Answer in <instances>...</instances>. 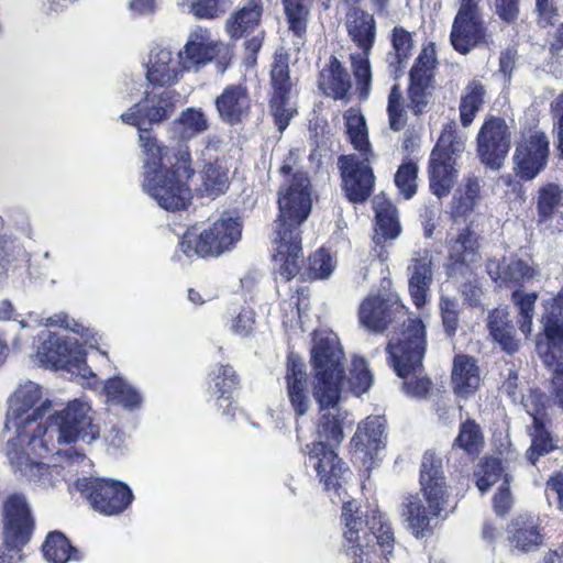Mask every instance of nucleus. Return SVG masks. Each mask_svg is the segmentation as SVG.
<instances>
[{"mask_svg":"<svg viewBox=\"0 0 563 563\" xmlns=\"http://www.w3.org/2000/svg\"><path fill=\"white\" fill-rule=\"evenodd\" d=\"M549 398L538 389H531L523 401L527 413L533 421H551L547 412Z\"/></svg>","mask_w":563,"mask_h":563,"instance_id":"nucleus-59","label":"nucleus"},{"mask_svg":"<svg viewBox=\"0 0 563 563\" xmlns=\"http://www.w3.org/2000/svg\"><path fill=\"white\" fill-rule=\"evenodd\" d=\"M271 92L268 99L269 114L279 133H283L298 114L290 106L292 80L290 78L289 54L285 51L275 52L269 71Z\"/></svg>","mask_w":563,"mask_h":563,"instance_id":"nucleus-13","label":"nucleus"},{"mask_svg":"<svg viewBox=\"0 0 563 563\" xmlns=\"http://www.w3.org/2000/svg\"><path fill=\"white\" fill-rule=\"evenodd\" d=\"M42 387L32 382L20 386L13 395V406L15 418H22L33 409L32 413L25 419V423L43 419L52 409V401L49 399L42 400Z\"/></svg>","mask_w":563,"mask_h":563,"instance_id":"nucleus-30","label":"nucleus"},{"mask_svg":"<svg viewBox=\"0 0 563 563\" xmlns=\"http://www.w3.org/2000/svg\"><path fill=\"white\" fill-rule=\"evenodd\" d=\"M486 89L477 79L467 82L461 95L459 112L463 128H468L485 103Z\"/></svg>","mask_w":563,"mask_h":563,"instance_id":"nucleus-41","label":"nucleus"},{"mask_svg":"<svg viewBox=\"0 0 563 563\" xmlns=\"http://www.w3.org/2000/svg\"><path fill=\"white\" fill-rule=\"evenodd\" d=\"M427 346V328L421 318H408L402 321L399 331L386 346L389 363L396 375L407 378L420 372Z\"/></svg>","mask_w":563,"mask_h":563,"instance_id":"nucleus-9","label":"nucleus"},{"mask_svg":"<svg viewBox=\"0 0 563 563\" xmlns=\"http://www.w3.org/2000/svg\"><path fill=\"white\" fill-rule=\"evenodd\" d=\"M241 234L238 218L221 217L200 232L196 225L189 227L178 241V250L188 258L219 257L235 246Z\"/></svg>","mask_w":563,"mask_h":563,"instance_id":"nucleus-7","label":"nucleus"},{"mask_svg":"<svg viewBox=\"0 0 563 563\" xmlns=\"http://www.w3.org/2000/svg\"><path fill=\"white\" fill-rule=\"evenodd\" d=\"M345 355L336 338L324 335L316 340L311 349V368L313 374L312 395L320 416L316 423L318 441L338 448L344 439L345 417L334 409L340 400L345 382Z\"/></svg>","mask_w":563,"mask_h":563,"instance_id":"nucleus-4","label":"nucleus"},{"mask_svg":"<svg viewBox=\"0 0 563 563\" xmlns=\"http://www.w3.org/2000/svg\"><path fill=\"white\" fill-rule=\"evenodd\" d=\"M510 481L509 474L504 475V482L493 497L494 510L499 516H505L509 512L512 506V498L510 494Z\"/></svg>","mask_w":563,"mask_h":563,"instance_id":"nucleus-62","label":"nucleus"},{"mask_svg":"<svg viewBox=\"0 0 563 563\" xmlns=\"http://www.w3.org/2000/svg\"><path fill=\"white\" fill-rule=\"evenodd\" d=\"M479 235L466 225L448 242L445 273L449 278H467L473 274V265L481 258Z\"/></svg>","mask_w":563,"mask_h":563,"instance_id":"nucleus-19","label":"nucleus"},{"mask_svg":"<svg viewBox=\"0 0 563 563\" xmlns=\"http://www.w3.org/2000/svg\"><path fill=\"white\" fill-rule=\"evenodd\" d=\"M345 26L349 37L362 53L371 54L376 40L374 15L361 8H351L346 13Z\"/></svg>","mask_w":563,"mask_h":563,"instance_id":"nucleus-32","label":"nucleus"},{"mask_svg":"<svg viewBox=\"0 0 563 563\" xmlns=\"http://www.w3.org/2000/svg\"><path fill=\"white\" fill-rule=\"evenodd\" d=\"M344 119L350 143L360 153L366 155L371 152V144L364 117L361 113L347 111Z\"/></svg>","mask_w":563,"mask_h":563,"instance_id":"nucleus-49","label":"nucleus"},{"mask_svg":"<svg viewBox=\"0 0 563 563\" xmlns=\"http://www.w3.org/2000/svg\"><path fill=\"white\" fill-rule=\"evenodd\" d=\"M479 2L481 0H466L465 3H461L453 20L450 42L452 47L462 55L486 43L487 27Z\"/></svg>","mask_w":563,"mask_h":563,"instance_id":"nucleus-16","label":"nucleus"},{"mask_svg":"<svg viewBox=\"0 0 563 563\" xmlns=\"http://www.w3.org/2000/svg\"><path fill=\"white\" fill-rule=\"evenodd\" d=\"M335 268V262L325 247H319L303 258L301 282L328 279Z\"/></svg>","mask_w":563,"mask_h":563,"instance_id":"nucleus-43","label":"nucleus"},{"mask_svg":"<svg viewBox=\"0 0 563 563\" xmlns=\"http://www.w3.org/2000/svg\"><path fill=\"white\" fill-rule=\"evenodd\" d=\"M419 167L416 162L405 159L395 174L394 181L404 199L409 200L417 194V178Z\"/></svg>","mask_w":563,"mask_h":563,"instance_id":"nucleus-52","label":"nucleus"},{"mask_svg":"<svg viewBox=\"0 0 563 563\" xmlns=\"http://www.w3.org/2000/svg\"><path fill=\"white\" fill-rule=\"evenodd\" d=\"M439 310L443 331L448 338L453 339L460 325V310L457 301L454 298L441 296Z\"/></svg>","mask_w":563,"mask_h":563,"instance_id":"nucleus-56","label":"nucleus"},{"mask_svg":"<svg viewBox=\"0 0 563 563\" xmlns=\"http://www.w3.org/2000/svg\"><path fill=\"white\" fill-rule=\"evenodd\" d=\"M549 157L550 141L543 131L530 129L522 132L512 155V172L519 181L514 183L509 177L506 185H514V190L518 187L520 198L525 199L520 181L526 183L537 178L547 168Z\"/></svg>","mask_w":563,"mask_h":563,"instance_id":"nucleus-12","label":"nucleus"},{"mask_svg":"<svg viewBox=\"0 0 563 563\" xmlns=\"http://www.w3.org/2000/svg\"><path fill=\"white\" fill-rule=\"evenodd\" d=\"M284 379L287 399L294 411L295 419L298 421L309 412L312 402L306 363L303 358L294 351H289L287 354Z\"/></svg>","mask_w":563,"mask_h":563,"instance_id":"nucleus-22","label":"nucleus"},{"mask_svg":"<svg viewBox=\"0 0 563 563\" xmlns=\"http://www.w3.org/2000/svg\"><path fill=\"white\" fill-rule=\"evenodd\" d=\"M451 385L455 395L468 398L481 385V371L477 360L468 354H456L453 357Z\"/></svg>","mask_w":563,"mask_h":563,"instance_id":"nucleus-29","label":"nucleus"},{"mask_svg":"<svg viewBox=\"0 0 563 563\" xmlns=\"http://www.w3.org/2000/svg\"><path fill=\"white\" fill-rule=\"evenodd\" d=\"M542 331L536 349L543 364L552 371L555 401L563 406V289L543 303Z\"/></svg>","mask_w":563,"mask_h":563,"instance_id":"nucleus-6","label":"nucleus"},{"mask_svg":"<svg viewBox=\"0 0 563 563\" xmlns=\"http://www.w3.org/2000/svg\"><path fill=\"white\" fill-rule=\"evenodd\" d=\"M173 53L165 47L151 51L146 65V79L154 87H170L179 80L180 71L172 66Z\"/></svg>","mask_w":563,"mask_h":563,"instance_id":"nucleus-33","label":"nucleus"},{"mask_svg":"<svg viewBox=\"0 0 563 563\" xmlns=\"http://www.w3.org/2000/svg\"><path fill=\"white\" fill-rule=\"evenodd\" d=\"M256 313L251 307H242L231 320V330L235 335L249 338L255 331Z\"/></svg>","mask_w":563,"mask_h":563,"instance_id":"nucleus-60","label":"nucleus"},{"mask_svg":"<svg viewBox=\"0 0 563 563\" xmlns=\"http://www.w3.org/2000/svg\"><path fill=\"white\" fill-rule=\"evenodd\" d=\"M214 106L219 118L230 124L236 125L249 117L252 108L251 97L244 84H231L224 87L216 98Z\"/></svg>","mask_w":563,"mask_h":563,"instance_id":"nucleus-25","label":"nucleus"},{"mask_svg":"<svg viewBox=\"0 0 563 563\" xmlns=\"http://www.w3.org/2000/svg\"><path fill=\"white\" fill-rule=\"evenodd\" d=\"M228 49L221 42L214 41L208 29L197 27L190 32L184 49L178 53L181 70L200 68L221 56Z\"/></svg>","mask_w":563,"mask_h":563,"instance_id":"nucleus-23","label":"nucleus"},{"mask_svg":"<svg viewBox=\"0 0 563 563\" xmlns=\"http://www.w3.org/2000/svg\"><path fill=\"white\" fill-rule=\"evenodd\" d=\"M264 13L263 0H242L225 22V30L232 40H240L255 32Z\"/></svg>","mask_w":563,"mask_h":563,"instance_id":"nucleus-28","label":"nucleus"},{"mask_svg":"<svg viewBox=\"0 0 563 563\" xmlns=\"http://www.w3.org/2000/svg\"><path fill=\"white\" fill-rule=\"evenodd\" d=\"M506 474L499 457L486 455L479 461L474 472L476 486L482 493H485L500 479L504 481Z\"/></svg>","mask_w":563,"mask_h":563,"instance_id":"nucleus-46","label":"nucleus"},{"mask_svg":"<svg viewBox=\"0 0 563 563\" xmlns=\"http://www.w3.org/2000/svg\"><path fill=\"white\" fill-rule=\"evenodd\" d=\"M200 191L202 196L218 198L230 188V170L223 159L216 158L203 165L200 172Z\"/></svg>","mask_w":563,"mask_h":563,"instance_id":"nucleus-36","label":"nucleus"},{"mask_svg":"<svg viewBox=\"0 0 563 563\" xmlns=\"http://www.w3.org/2000/svg\"><path fill=\"white\" fill-rule=\"evenodd\" d=\"M34 519L23 496L11 495L3 505V541L11 551L20 552L31 540Z\"/></svg>","mask_w":563,"mask_h":563,"instance_id":"nucleus-18","label":"nucleus"},{"mask_svg":"<svg viewBox=\"0 0 563 563\" xmlns=\"http://www.w3.org/2000/svg\"><path fill=\"white\" fill-rule=\"evenodd\" d=\"M408 289L412 303L417 308L426 305L433 282V262L431 252L422 249L415 252L408 266Z\"/></svg>","mask_w":563,"mask_h":563,"instance_id":"nucleus-26","label":"nucleus"},{"mask_svg":"<svg viewBox=\"0 0 563 563\" xmlns=\"http://www.w3.org/2000/svg\"><path fill=\"white\" fill-rule=\"evenodd\" d=\"M487 330L492 340L500 349L512 355L519 350V340L516 338V329L510 319L509 312L503 308H494L488 312Z\"/></svg>","mask_w":563,"mask_h":563,"instance_id":"nucleus-34","label":"nucleus"},{"mask_svg":"<svg viewBox=\"0 0 563 563\" xmlns=\"http://www.w3.org/2000/svg\"><path fill=\"white\" fill-rule=\"evenodd\" d=\"M103 391L109 400L128 409H135L142 402L140 393L118 376L106 380Z\"/></svg>","mask_w":563,"mask_h":563,"instance_id":"nucleus-44","label":"nucleus"},{"mask_svg":"<svg viewBox=\"0 0 563 563\" xmlns=\"http://www.w3.org/2000/svg\"><path fill=\"white\" fill-rule=\"evenodd\" d=\"M179 125V133L183 139H190L203 133L209 129L208 120L199 108H187L174 121Z\"/></svg>","mask_w":563,"mask_h":563,"instance_id":"nucleus-48","label":"nucleus"},{"mask_svg":"<svg viewBox=\"0 0 563 563\" xmlns=\"http://www.w3.org/2000/svg\"><path fill=\"white\" fill-rule=\"evenodd\" d=\"M390 42L394 52L389 54L388 65L395 77L398 78L404 74V68L411 56L413 40L409 31L397 25L391 30Z\"/></svg>","mask_w":563,"mask_h":563,"instance_id":"nucleus-42","label":"nucleus"},{"mask_svg":"<svg viewBox=\"0 0 563 563\" xmlns=\"http://www.w3.org/2000/svg\"><path fill=\"white\" fill-rule=\"evenodd\" d=\"M537 299L538 294L534 291L523 292L520 289H516L511 294V300L519 309V327L523 333H529L531 331L534 305Z\"/></svg>","mask_w":563,"mask_h":563,"instance_id":"nucleus-55","label":"nucleus"},{"mask_svg":"<svg viewBox=\"0 0 563 563\" xmlns=\"http://www.w3.org/2000/svg\"><path fill=\"white\" fill-rule=\"evenodd\" d=\"M376 244L397 239L401 233V224L397 207L389 200L379 202L375 208Z\"/></svg>","mask_w":563,"mask_h":563,"instance_id":"nucleus-38","label":"nucleus"},{"mask_svg":"<svg viewBox=\"0 0 563 563\" xmlns=\"http://www.w3.org/2000/svg\"><path fill=\"white\" fill-rule=\"evenodd\" d=\"M48 426L37 424L35 432L30 437L27 445L35 450L41 446L45 453H52V450L45 443V437L48 427H56L58 442L70 444L81 439L91 442L99 437V427L92 422L88 410L79 400H73L67 406L48 417Z\"/></svg>","mask_w":563,"mask_h":563,"instance_id":"nucleus-8","label":"nucleus"},{"mask_svg":"<svg viewBox=\"0 0 563 563\" xmlns=\"http://www.w3.org/2000/svg\"><path fill=\"white\" fill-rule=\"evenodd\" d=\"M350 380L352 390L358 395L366 393L371 388L373 376L364 358L353 361Z\"/></svg>","mask_w":563,"mask_h":563,"instance_id":"nucleus-58","label":"nucleus"},{"mask_svg":"<svg viewBox=\"0 0 563 563\" xmlns=\"http://www.w3.org/2000/svg\"><path fill=\"white\" fill-rule=\"evenodd\" d=\"M560 186L548 183L539 188L537 199L538 223L551 220L561 202Z\"/></svg>","mask_w":563,"mask_h":563,"instance_id":"nucleus-47","label":"nucleus"},{"mask_svg":"<svg viewBox=\"0 0 563 563\" xmlns=\"http://www.w3.org/2000/svg\"><path fill=\"white\" fill-rule=\"evenodd\" d=\"M386 427L385 416H368L357 424L350 441L353 456L367 471L373 468L378 451L386 445Z\"/></svg>","mask_w":563,"mask_h":563,"instance_id":"nucleus-20","label":"nucleus"},{"mask_svg":"<svg viewBox=\"0 0 563 563\" xmlns=\"http://www.w3.org/2000/svg\"><path fill=\"white\" fill-rule=\"evenodd\" d=\"M209 390L216 396V405L222 408V413L234 418L238 409L233 394L240 388V376L230 364H218L209 373Z\"/></svg>","mask_w":563,"mask_h":563,"instance_id":"nucleus-24","label":"nucleus"},{"mask_svg":"<svg viewBox=\"0 0 563 563\" xmlns=\"http://www.w3.org/2000/svg\"><path fill=\"white\" fill-rule=\"evenodd\" d=\"M402 379L404 391L412 397L424 398L428 396L432 388V382L427 376L420 377L412 374L409 377Z\"/></svg>","mask_w":563,"mask_h":563,"instance_id":"nucleus-61","label":"nucleus"},{"mask_svg":"<svg viewBox=\"0 0 563 563\" xmlns=\"http://www.w3.org/2000/svg\"><path fill=\"white\" fill-rule=\"evenodd\" d=\"M435 58L428 56L426 52L419 54L409 71L407 95L409 109L416 117H420L429 110L434 90Z\"/></svg>","mask_w":563,"mask_h":563,"instance_id":"nucleus-21","label":"nucleus"},{"mask_svg":"<svg viewBox=\"0 0 563 563\" xmlns=\"http://www.w3.org/2000/svg\"><path fill=\"white\" fill-rule=\"evenodd\" d=\"M341 186L344 196L352 203L365 202L374 192L375 174L367 157L342 154L338 158Z\"/></svg>","mask_w":563,"mask_h":563,"instance_id":"nucleus-17","label":"nucleus"},{"mask_svg":"<svg viewBox=\"0 0 563 563\" xmlns=\"http://www.w3.org/2000/svg\"><path fill=\"white\" fill-rule=\"evenodd\" d=\"M312 208L311 184L306 172L291 174L289 184L278 198V216L274 239L272 275L276 284H287L298 277L301 282L303 250L301 225Z\"/></svg>","mask_w":563,"mask_h":563,"instance_id":"nucleus-3","label":"nucleus"},{"mask_svg":"<svg viewBox=\"0 0 563 563\" xmlns=\"http://www.w3.org/2000/svg\"><path fill=\"white\" fill-rule=\"evenodd\" d=\"M511 148V131L503 117L488 114L476 135L478 161L492 170H499Z\"/></svg>","mask_w":563,"mask_h":563,"instance_id":"nucleus-14","label":"nucleus"},{"mask_svg":"<svg viewBox=\"0 0 563 563\" xmlns=\"http://www.w3.org/2000/svg\"><path fill=\"white\" fill-rule=\"evenodd\" d=\"M551 421H533L527 432L531 444L526 451V457L531 465H537L541 456L553 452L558 445L550 430Z\"/></svg>","mask_w":563,"mask_h":563,"instance_id":"nucleus-37","label":"nucleus"},{"mask_svg":"<svg viewBox=\"0 0 563 563\" xmlns=\"http://www.w3.org/2000/svg\"><path fill=\"white\" fill-rule=\"evenodd\" d=\"M408 309L393 294H368L358 305L357 322L365 331L383 334L407 316Z\"/></svg>","mask_w":563,"mask_h":563,"instance_id":"nucleus-15","label":"nucleus"},{"mask_svg":"<svg viewBox=\"0 0 563 563\" xmlns=\"http://www.w3.org/2000/svg\"><path fill=\"white\" fill-rule=\"evenodd\" d=\"M371 54L351 55L352 71L356 81L357 95L361 100H366L371 92L372 68L369 63Z\"/></svg>","mask_w":563,"mask_h":563,"instance_id":"nucleus-51","label":"nucleus"},{"mask_svg":"<svg viewBox=\"0 0 563 563\" xmlns=\"http://www.w3.org/2000/svg\"><path fill=\"white\" fill-rule=\"evenodd\" d=\"M508 540L515 549L527 553L542 545L543 534L534 519L518 517L509 525Z\"/></svg>","mask_w":563,"mask_h":563,"instance_id":"nucleus-35","label":"nucleus"},{"mask_svg":"<svg viewBox=\"0 0 563 563\" xmlns=\"http://www.w3.org/2000/svg\"><path fill=\"white\" fill-rule=\"evenodd\" d=\"M534 276V269L529 266L525 261L518 260L508 264L503 273H498L493 277L495 282L506 287L522 286L525 280H529Z\"/></svg>","mask_w":563,"mask_h":563,"instance_id":"nucleus-54","label":"nucleus"},{"mask_svg":"<svg viewBox=\"0 0 563 563\" xmlns=\"http://www.w3.org/2000/svg\"><path fill=\"white\" fill-rule=\"evenodd\" d=\"M386 111L389 129L394 132L404 130L408 122V115L402 91L397 84L393 85L389 90Z\"/></svg>","mask_w":563,"mask_h":563,"instance_id":"nucleus-50","label":"nucleus"},{"mask_svg":"<svg viewBox=\"0 0 563 563\" xmlns=\"http://www.w3.org/2000/svg\"><path fill=\"white\" fill-rule=\"evenodd\" d=\"M484 446L485 435L479 423L473 418L462 421L457 435L452 442V450H461L466 456L475 460Z\"/></svg>","mask_w":563,"mask_h":563,"instance_id":"nucleus-39","label":"nucleus"},{"mask_svg":"<svg viewBox=\"0 0 563 563\" xmlns=\"http://www.w3.org/2000/svg\"><path fill=\"white\" fill-rule=\"evenodd\" d=\"M74 489L91 509L106 517L123 514L134 500L129 485L112 478L78 477L74 482Z\"/></svg>","mask_w":563,"mask_h":563,"instance_id":"nucleus-11","label":"nucleus"},{"mask_svg":"<svg viewBox=\"0 0 563 563\" xmlns=\"http://www.w3.org/2000/svg\"><path fill=\"white\" fill-rule=\"evenodd\" d=\"M336 449L322 441H312L306 444L305 453L323 490L333 503L343 504V537L346 552L360 559V562L354 563H362V556L375 552L378 547L384 558L388 560L395 545L394 531L378 510L367 511L364 517L355 516V501L345 500V485L352 472Z\"/></svg>","mask_w":563,"mask_h":563,"instance_id":"nucleus-2","label":"nucleus"},{"mask_svg":"<svg viewBox=\"0 0 563 563\" xmlns=\"http://www.w3.org/2000/svg\"><path fill=\"white\" fill-rule=\"evenodd\" d=\"M306 0H283L288 29L294 35L302 37L307 32L309 9Z\"/></svg>","mask_w":563,"mask_h":563,"instance_id":"nucleus-53","label":"nucleus"},{"mask_svg":"<svg viewBox=\"0 0 563 563\" xmlns=\"http://www.w3.org/2000/svg\"><path fill=\"white\" fill-rule=\"evenodd\" d=\"M176 110L174 93L146 91L142 100L120 115L124 124L137 129V144L143 155L142 189L161 208L180 211L191 202L189 181L195 176L191 152L187 145L168 146L153 130Z\"/></svg>","mask_w":563,"mask_h":563,"instance_id":"nucleus-1","label":"nucleus"},{"mask_svg":"<svg viewBox=\"0 0 563 563\" xmlns=\"http://www.w3.org/2000/svg\"><path fill=\"white\" fill-rule=\"evenodd\" d=\"M538 24L542 27L553 26L559 19V9L553 0H536Z\"/></svg>","mask_w":563,"mask_h":563,"instance_id":"nucleus-64","label":"nucleus"},{"mask_svg":"<svg viewBox=\"0 0 563 563\" xmlns=\"http://www.w3.org/2000/svg\"><path fill=\"white\" fill-rule=\"evenodd\" d=\"M231 0H191L190 12L198 19L213 20L231 7Z\"/></svg>","mask_w":563,"mask_h":563,"instance_id":"nucleus-57","label":"nucleus"},{"mask_svg":"<svg viewBox=\"0 0 563 563\" xmlns=\"http://www.w3.org/2000/svg\"><path fill=\"white\" fill-rule=\"evenodd\" d=\"M463 150L464 143L457 134L456 123H445L431 151L428 164L430 191L439 199L446 197L456 183L455 164Z\"/></svg>","mask_w":563,"mask_h":563,"instance_id":"nucleus-10","label":"nucleus"},{"mask_svg":"<svg viewBox=\"0 0 563 563\" xmlns=\"http://www.w3.org/2000/svg\"><path fill=\"white\" fill-rule=\"evenodd\" d=\"M545 497L549 505L563 509V472H555L545 484Z\"/></svg>","mask_w":563,"mask_h":563,"instance_id":"nucleus-63","label":"nucleus"},{"mask_svg":"<svg viewBox=\"0 0 563 563\" xmlns=\"http://www.w3.org/2000/svg\"><path fill=\"white\" fill-rule=\"evenodd\" d=\"M481 197V185L476 177H470L465 180L463 188H460L452 200V216L466 217L475 208Z\"/></svg>","mask_w":563,"mask_h":563,"instance_id":"nucleus-45","label":"nucleus"},{"mask_svg":"<svg viewBox=\"0 0 563 563\" xmlns=\"http://www.w3.org/2000/svg\"><path fill=\"white\" fill-rule=\"evenodd\" d=\"M40 361L54 368L79 367L85 362V353L74 350L69 343L56 333H49L37 347Z\"/></svg>","mask_w":563,"mask_h":563,"instance_id":"nucleus-27","label":"nucleus"},{"mask_svg":"<svg viewBox=\"0 0 563 563\" xmlns=\"http://www.w3.org/2000/svg\"><path fill=\"white\" fill-rule=\"evenodd\" d=\"M419 483L428 508L417 495L409 496L402 503L401 516L415 537L423 538L432 534L431 519L441 515L450 497L442 460L433 451H426L422 456Z\"/></svg>","mask_w":563,"mask_h":563,"instance_id":"nucleus-5","label":"nucleus"},{"mask_svg":"<svg viewBox=\"0 0 563 563\" xmlns=\"http://www.w3.org/2000/svg\"><path fill=\"white\" fill-rule=\"evenodd\" d=\"M42 553L51 563L78 562L82 559L81 552L73 547L69 539L58 530L47 533L42 544Z\"/></svg>","mask_w":563,"mask_h":563,"instance_id":"nucleus-40","label":"nucleus"},{"mask_svg":"<svg viewBox=\"0 0 563 563\" xmlns=\"http://www.w3.org/2000/svg\"><path fill=\"white\" fill-rule=\"evenodd\" d=\"M319 89L334 100H349L352 87L350 75L335 55L329 57L318 78Z\"/></svg>","mask_w":563,"mask_h":563,"instance_id":"nucleus-31","label":"nucleus"}]
</instances>
